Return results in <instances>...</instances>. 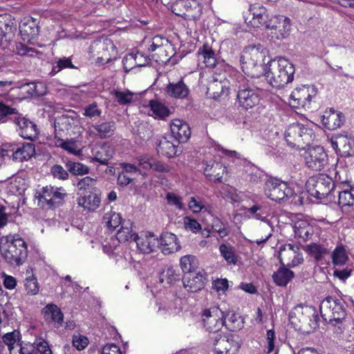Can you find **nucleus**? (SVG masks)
<instances>
[{
    "mask_svg": "<svg viewBox=\"0 0 354 354\" xmlns=\"http://www.w3.org/2000/svg\"><path fill=\"white\" fill-rule=\"evenodd\" d=\"M226 167L221 162L214 160H209L205 163L204 174L209 179L221 182L223 174Z\"/></svg>",
    "mask_w": 354,
    "mask_h": 354,
    "instance_id": "29",
    "label": "nucleus"
},
{
    "mask_svg": "<svg viewBox=\"0 0 354 354\" xmlns=\"http://www.w3.org/2000/svg\"><path fill=\"white\" fill-rule=\"evenodd\" d=\"M88 344V338L82 335H74L73 336V346L78 351L84 349Z\"/></svg>",
    "mask_w": 354,
    "mask_h": 354,
    "instance_id": "63",
    "label": "nucleus"
},
{
    "mask_svg": "<svg viewBox=\"0 0 354 354\" xmlns=\"http://www.w3.org/2000/svg\"><path fill=\"white\" fill-rule=\"evenodd\" d=\"M66 194L62 193L57 188L46 187L43 188L41 198L50 207H55L62 203Z\"/></svg>",
    "mask_w": 354,
    "mask_h": 354,
    "instance_id": "27",
    "label": "nucleus"
},
{
    "mask_svg": "<svg viewBox=\"0 0 354 354\" xmlns=\"http://www.w3.org/2000/svg\"><path fill=\"white\" fill-rule=\"evenodd\" d=\"M71 126L70 118L66 115H62L57 118L55 122V139L56 141L59 138H62V132L64 131V129H68Z\"/></svg>",
    "mask_w": 354,
    "mask_h": 354,
    "instance_id": "51",
    "label": "nucleus"
},
{
    "mask_svg": "<svg viewBox=\"0 0 354 354\" xmlns=\"http://www.w3.org/2000/svg\"><path fill=\"white\" fill-rule=\"evenodd\" d=\"M265 194L271 200L280 202L294 196L295 192L286 181L270 177L265 184Z\"/></svg>",
    "mask_w": 354,
    "mask_h": 354,
    "instance_id": "9",
    "label": "nucleus"
},
{
    "mask_svg": "<svg viewBox=\"0 0 354 354\" xmlns=\"http://www.w3.org/2000/svg\"><path fill=\"white\" fill-rule=\"evenodd\" d=\"M165 91L167 95L177 99L186 98L189 93L188 86L182 79L177 82H169L167 85Z\"/></svg>",
    "mask_w": 354,
    "mask_h": 354,
    "instance_id": "26",
    "label": "nucleus"
},
{
    "mask_svg": "<svg viewBox=\"0 0 354 354\" xmlns=\"http://www.w3.org/2000/svg\"><path fill=\"white\" fill-rule=\"evenodd\" d=\"M261 45L249 46L245 48L240 57L243 71L248 76H258L262 68L265 54Z\"/></svg>",
    "mask_w": 354,
    "mask_h": 354,
    "instance_id": "5",
    "label": "nucleus"
},
{
    "mask_svg": "<svg viewBox=\"0 0 354 354\" xmlns=\"http://www.w3.org/2000/svg\"><path fill=\"white\" fill-rule=\"evenodd\" d=\"M180 265L183 272L186 274L191 272H196L198 261L193 255H185L180 258Z\"/></svg>",
    "mask_w": 354,
    "mask_h": 354,
    "instance_id": "46",
    "label": "nucleus"
},
{
    "mask_svg": "<svg viewBox=\"0 0 354 354\" xmlns=\"http://www.w3.org/2000/svg\"><path fill=\"white\" fill-rule=\"evenodd\" d=\"M330 114L324 118V123L330 130H334L339 128L345 122L344 115L342 112H336L330 109Z\"/></svg>",
    "mask_w": 354,
    "mask_h": 354,
    "instance_id": "37",
    "label": "nucleus"
},
{
    "mask_svg": "<svg viewBox=\"0 0 354 354\" xmlns=\"http://www.w3.org/2000/svg\"><path fill=\"white\" fill-rule=\"evenodd\" d=\"M134 242H136L138 249L142 253H150L154 250L158 240L153 238V235L149 234V236L141 237L138 236H134Z\"/></svg>",
    "mask_w": 354,
    "mask_h": 354,
    "instance_id": "35",
    "label": "nucleus"
},
{
    "mask_svg": "<svg viewBox=\"0 0 354 354\" xmlns=\"http://www.w3.org/2000/svg\"><path fill=\"white\" fill-rule=\"evenodd\" d=\"M223 316V311L218 307L204 310L202 314L203 326L209 333L218 332L225 324Z\"/></svg>",
    "mask_w": 354,
    "mask_h": 354,
    "instance_id": "13",
    "label": "nucleus"
},
{
    "mask_svg": "<svg viewBox=\"0 0 354 354\" xmlns=\"http://www.w3.org/2000/svg\"><path fill=\"white\" fill-rule=\"evenodd\" d=\"M207 281L206 273L204 270L191 272L184 274L183 282L184 287L191 292H196L205 287Z\"/></svg>",
    "mask_w": 354,
    "mask_h": 354,
    "instance_id": "20",
    "label": "nucleus"
},
{
    "mask_svg": "<svg viewBox=\"0 0 354 354\" xmlns=\"http://www.w3.org/2000/svg\"><path fill=\"white\" fill-rule=\"evenodd\" d=\"M332 262L335 266H341L346 263L349 258L343 245L336 247L331 254Z\"/></svg>",
    "mask_w": 354,
    "mask_h": 354,
    "instance_id": "44",
    "label": "nucleus"
},
{
    "mask_svg": "<svg viewBox=\"0 0 354 354\" xmlns=\"http://www.w3.org/2000/svg\"><path fill=\"white\" fill-rule=\"evenodd\" d=\"M100 198L96 193L90 192L87 194L80 196L77 198V204L82 207L84 210L87 212H93L97 209L100 204Z\"/></svg>",
    "mask_w": 354,
    "mask_h": 354,
    "instance_id": "32",
    "label": "nucleus"
},
{
    "mask_svg": "<svg viewBox=\"0 0 354 354\" xmlns=\"http://www.w3.org/2000/svg\"><path fill=\"white\" fill-rule=\"evenodd\" d=\"M29 270L26 271L28 274L24 280V287L28 295H36L39 291V285L36 277Z\"/></svg>",
    "mask_w": 354,
    "mask_h": 354,
    "instance_id": "43",
    "label": "nucleus"
},
{
    "mask_svg": "<svg viewBox=\"0 0 354 354\" xmlns=\"http://www.w3.org/2000/svg\"><path fill=\"white\" fill-rule=\"evenodd\" d=\"M289 316L291 323L303 333H310L319 326L317 310L310 306H297Z\"/></svg>",
    "mask_w": 354,
    "mask_h": 354,
    "instance_id": "3",
    "label": "nucleus"
},
{
    "mask_svg": "<svg viewBox=\"0 0 354 354\" xmlns=\"http://www.w3.org/2000/svg\"><path fill=\"white\" fill-rule=\"evenodd\" d=\"M103 222L107 227L111 230H115L122 223L120 214L112 210L105 213L103 216Z\"/></svg>",
    "mask_w": 354,
    "mask_h": 354,
    "instance_id": "49",
    "label": "nucleus"
},
{
    "mask_svg": "<svg viewBox=\"0 0 354 354\" xmlns=\"http://www.w3.org/2000/svg\"><path fill=\"white\" fill-rule=\"evenodd\" d=\"M169 47L168 44H162L159 48L158 51L152 55V59H155L156 62H167L170 57L171 55L167 53V48Z\"/></svg>",
    "mask_w": 354,
    "mask_h": 354,
    "instance_id": "58",
    "label": "nucleus"
},
{
    "mask_svg": "<svg viewBox=\"0 0 354 354\" xmlns=\"http://www.w3.org/2000/svg\"><path fill=\"white\" fill-rule=\"evenodd\" d=\"M310 194L317 198H324L330 196L335 197V184L328 176L319 174L308 180Z\"/></svg>",
    "mask_w": 354,
    "mask_h": 354,
    "instance_id": "8",
    "label": "nucleus"
},
{
    "mask_svg": "<svg viewBox=\"0 0 354 354\" xmlns=\"http://www.w3.org/2000/svg\"><path fill=\"white\" fill-rule=\"evenodd\" d=\"M223 320H225L224 326L230 330L234 331L243 327V322L241 317L232 311H223Z\"/></svg>",
    "mask_w": 354,
    "mask_h": 354,
    "instance_id": "41",
    "label": "nucleus"
},
{
    "mask_svg": "<svg viewBox=\"0 0 354 354\" xmlns=\"http://www.w3.org/2000/svg\"><path fill=\"white\" fill-rule=\"evenodd\" d=\"M30 348H35V351H37V353L52 354V351L48 343L42 338L36 339Z\"/></svg>",
    "mask_w": 354,
    "mask_h": 354,
    "instance_id": "60",
    "label": "nucleus"
},
{
    "mask_svg": "<svg viewBox=\"0 0 354 354\" xmlns=\"http://www.w3.org/2000/svg\"><path fill=\"white\" fill-rule=\"evenodd\" d=\"M179 143L174 142L167 138L162 137L157 143L156 150L159 154L167 158H173L177 155L178 147Z\"/></svg>",
    "mask_w": 354,
    "mask_h": 354,
    "instance_id": "28",
    "label": "nucleus"
},
{
    "mask_svg": "<svg viewBox=\"0 0 354 354\" xmlns=\"http://www.w3.org/2000/svg\"><path fill=\"white\" fill-rule=\"evenodd\" d=\"M238 337L234 335L215 336L213 346L216 354H235L240 344L237 340Z\"/></svg>",
    "mask_w": 354,
    "mask_h": 354,
    "instance_id": "15",
    "label": "nucleus"
},
{
    "mask_svg": "<svg viewBox=\"0 0 354 354\" xmlns=\"http://www.w3.org/2000/svg\"><path fill=\"white\" fill-rule=\"evenodd\" d=\"M45 320L50 324H57V326L62 325L63 322L64 315L61 309L54 304L46 305L42 309Z\"/></svg>",
    "mask_w": 354,
    "mask_h": 354,
    "instance_id": "30",
    "label": "nucleus"
},
{
    "mask_svg": "<svg viewBox=\"0 0 354 354\" xmlns=\"http://www.w3.org/2000/svg\"><path fill=\"white\" fill-rule=\"evenodd\" d=\"M249 15H252V18L250 19V16L245 18V22L250 26L257 28L265 26L268 24V16L265 7L260 5L259 3H254L250 6Z\"/></svg>",
    "mask_w": 354,
    "mask_h": 354,
    "instance_id": "19",
    "label": "nucleus"
},
{
    "mask_svg": "<svg viewBox=\"0 0 354 354\" xmlns=\"http://www.w3.org/2000/svg\"><path fill=\"white\" fill-rule=\"evenodd\" d=\"M171 139L176 140L177 143L186 142L191 136L189 124L180 120H172L170 123Z\"/></svg>",
    "mask_w": 354,
    "mask_h": 354,
    "instance_id": "21",
    "label": "nucleus"
},
{
    "mask_svg": "<svg viewBox=\"0 0 354 354\" xmlns=\"http://www.w3.org/2000/svg\"><path fill=\"white\" fill-rule=\"evenodd\" d=\"M295 72V67L288 59L279 57L268 62L265 76L270 85L280 88L293 81Z\"/></svg>",
    "mask_w": 354,
    "mask_h": 354,
    "instance_id": "2",
    "label": "nucleus"
},
{
    "mask_svg": "<svg viewBox=\"0 0 354 354\" xmlns=\"http://www.w3.org/2000/svg\"><path fill=\"white\" fill-rule=\"evenodd\" d=\"M212 229L216 232L219 236L223 238L229 234V230L227 229V224L224 223L220 218H214L212 223Z\"/></svg>",
    "mask_w": 354,
    "mask_h": 354,
    "instance_id": "57",
    "label": "nucleus"
},
{
    "mask_svg": "<svg viewBox=\"0 0 354 354\" xmlns=\"http://www.w3.org/2000/svg\"><path fill=\"white\" fill-rule=\"evenodd\" d=\"M338 205L342 207L354 205V194L348 190L338 191Z\"/></svg>",
    "mask_w": 354,
    "mask_h": 354,
    "instance_id": "53",
    "label": "nucleus"
},
{
    "mask_svg": "<svg viewBox=\"0 0 354 354\" xmlns=\"http://www.w3.org/2000/svg\"><path fill=\"white\" fill-rule=\"evenodd\" d=\"M96 182V179L86 176L77 182V187L79 191L86 192L87 194H89L90 192H93L92 190L95 188Z\"/></svg>",
    "mask_w": 354,
    "mask_h": 354,
    "instance_id": "54",
    "label": "nucleus"
},
{
    "mask_svg": "<svg viewBox=\"0 0 354 354\" xmlns=\"http://www.w3.org/2000/svg\"><path fill=\"white\" fill-rule=\"evenodd\" d=\"M0 254L7 263L19 266L27 259V243L19 234L3 236L0 239Z\"/></svg>",
    "mask_w": 354,
    "mask_h": 354,
    "instance_id": "1",
    "label": "nucleus"
},
{
    "mask_svg": "<svg viewBox=\"0 0 354 354\" xmlns=\"http://www.w3.org/2000/svg\"><path fill=\"white\" fill-rule=\"evenodd\" d=\"M113 95L120 104H129L133 100V93L127 91H115Z\"/></svg>",
    "mask_w": 354,
    "mask_h": 354,
    "instance_id": "61",
    "label": "nucleus"
},
{
    "mask_svg": "<svg viewBox=\"0 0 354 354\" xmlns=\"http://www.w3.org/2000/svg\"><path fill=\"white\" fill-rule=\"evenodd\" d=\"M332 147L342 156L349 157L354 155V138L348 133H338L330 139Z\"/></svg>",
    "mask_w": 354,
    "mask_h": 354,
    "instance_id": "16",
    "label": "nucleus"
},
{
    "mask_svg": "<svg viewBox=\"0 0 354 354\" xmlns=\"http://www.w3.org/2000/svg\"><path fill=\"white\" fill-rule=\"evenodd\" d=\"M279 259L283 266L295 267L304 261V258L298 245L286 243L279 248Z\"/></svg>",
    "mask_w": 354,
    "mask_h": 354,
    "instance_id": "11",
    "label": "nucleus"
},
{
    "mask_svg": "<svg viewBox=\"0 0 354 354\" xmlns=\"http://www.w3.org/2000/svg\"><path fill=\"white\" fill-rule=\"evenodd\" d=\"M114 154L113 147L107 144H97L92 149L93 160L108 165Z\"/></svg>",
    "mask_w": 354,
    "mask_h": 354,
    "instance_id": "22",
    "label": "nucleus"
},
{
    "mask_svg": "<svg viewBox=\"0 0 354 354\" xmlns=\"http://www.w3.org/2000/svg\"><path fill=\"white\" fill-rule=\"evenodd\" d=\"M178 279V274L172 267L165 268L160 274V282H166L169 284L174 283Z\"/></svg>",
    "mask_w": 354,
    "mask_h": 354,
    "instance_id": "55",
    "label": "nucleus"
},
{
    "mask_svg": "<svg viewBox=\"0 0 354 354\" xmlns=\"http://www.w3.org/2000/svg\"><path fill=\"white\" fill-rule=\"evenodd\" d=\"M229 82L226 78L221 77H213L207 86V94L209 97L220 100L227 97L229 94Z\"/></svg>",
    "mask_w": 354,
    "mask_h": 354,
    "instance_id": "18",
    "label": "nucleus"
},
{
    "mask_svg": "<svg viewBox=\"0 0 354 354\" xmlns=\"http://www.w3.org/2000/svg\"><path fill=\"white\" fill-rule=\"evenodd\" d=\"M306 166L314 171H321L328 162V156L324 149L316 146L308 149L304 155Z\"/></svg>",
    "mask_w": 354,
    "mask_h": 354,
    "instance_id": "14",
    "label": "nucleus"
},
{
    "mask_svg": "<svg viewBox=\"0 0 354 354\" xmlns=\"http://www.w3.org/2000/svg\"><path fill=\"white\" fill-rule=\"evenodd\" d=\"M294 277L295 273L293 271L283 265L272 274V279L274 283L281 287L286 286Z\"/></svg>",
    "mask_w": 354,
    "mask_h": 354,
    "instance_id": "34",
    "label": "nucleus"
},
{
    "mask_svg": "<svg viewBox=\"0 0 354 354\" xmlns=\"http://www.w3.org/2000/svg\"><path fill=\"white\" fill-rule=\"evenodd\" d=\"M290 26L289 18L279 15L272 17L268 21L266 28L270 30L268 34L272 39H282L289 35Z\"/></svg>",
    "mask_w": 354,
    "mask_h": 354,
    "instance_id": "12",
    "label": "nucleus"
},
{
    "mask_svg": "<svg viewBox=\"0 0 354 354\" xmlns=\"http://www.w3.org/2000/svg\"><path fill=\"white\" fill-rule=\"evenodd\" d=\"M66 68H74V66L72 64L71 59L69 57H63L59 59L57 62V64L53 66L51 73H57L59 72L61 70Z\"/></svg>",
    "mask_w": 354,
    "mask_h": 354,
    "instance_id": "64",
    "label": "nucleus"
},
{
    "mask_svg": "<svg viewBox=\"0 0 354 354\" xmlns=\"http://www.w3.org/2000/svg\"><path fill=\"white\" fill-rule=\"evenodd\" d=\"M304 250L313 257L316 261L322 260L325 256L330 253L329 250L324 245L316 243H312L304 246Z\"/></svg>",
    "mask_w": 354,
    "mask_h": 354,
    "instance_id": "39",
    "label": "nucleus"
},
{
    "mask_svg": "<svg viewBox=\"0 0 354 354\" xmlns=\"http://www.w3.org/2000/svg\"><path fill=\"white\" fill-rule=\"evenodd\" d=\"M83 115L89 118H96L100 117L102 110L99 108L96 102H93L84 107Z\"/></svg>",
    "mask_w": 354,
    "mask_h": 354,
    "instance_id": "56",
    "label": "nucleus"
},
{
    "mask_svg": "<svg viewBox=\"0 0 354 354\" xmlns=\"http://www.w3.org/2000/svg\"><path fill=\"white\" fill-rule=\"evenodd\" d=\"M50 174L55 178L65 180L69 177L68 171L59 165H55L50 169Z\"/></svg>",
    "mask_w": 354,
    "mask_h": 354,
    "instance_id": "62",
    "label": "nucleus"
},
{
    "mask_svg": "<svg viewBox=\"0 0 354 354\" xmlns=\"http://www.w3.org/2000/svg\"><path fill=\"white\" fill-rule=\"evenodd\" d=\"M235 77L232 86L237 93L239 106L248 110L257 105L260 102V97L252 88V85L241 74L235 75Z\"/></svg>",
    "mask_w": 354,
    "mask_h": 354,
    "instance_id": "4",
    "label": "nucleus"
},
{
    "mask_svg": "<svg viewBox=\"0 0 354 354\" xmlns=\"http://www.w3.org/2000/svg\"><path fill=\"white\" fill-rule=\"evenodd\" d=\"M19 31L24 40L31 42L39 35V28L36 20L24 19L19 24Z\"/></svg>",
    "mask_w": 354,
    "mask_h": 354,
    "instance_id": "24",
    "label": "nucleus"
},
{
    "mask_svg": "<svg viewBox=\"0 0 354 354\" xmlns=\"http://www.w3.org/2000/svg\"><path fill=\"white\" fill-rule=\"evenodd\" d=\"M149 106L153 113L160 119L165 120L171 114L169 109L160 101L150 100Z\"/></svg>",
    "mask_w": 354,
    "mask_h": 354,
    "instance_id": "45",
    "label": "nucleus"
},
{
    "mask_svg": "<svg viewBox=\"0 0 354 354\" xmlns=\"http://www.w3.org/2000/svg\"><path fill=\"white\" fill-rule=\"evenodd\" d=\"M93 127L96 131V135L100 138H106L114 134L115 122L114 121L105 122L101 124H96Z\"/></svg>",
    "mask_w": 354,
    "mask_h": 354,
    "instance_id": "42",
    "label": "nucleus"
},
{
    "mask_svg": "<svg viewBox=\"0 0 354 354\" xmlns=\"http://www.w3.org/2000/svg\"><path fill=\"white\" fill-rule=\"evenodd\" d=\"M219 252L228 264L235 265L237 263V256L234 248L230 243H222L219 246Z\"/></svg>",
    "mask_w": 354,
    "mask_h": 354,
    "instance_id": "48",
    "label": "nucleus"
},
{
    "mask_svg": "<svg viewBox=\"0 0 354 354\" xmlns=\"http://www.w3.org/2000/svg\"><path fill=\"white\" fill-rule=\"evenodd\" d=\"M55 145L73 154H77L80 151L74 139L65 140L63 138H59L57 141H55Z\"/></svg>",
    "mask_w": 354,
    "mask_h": 354,
    "instance_id": "52",
    "label": "nucleus"
},
{
    "mask_svg": "<svg viewBox=\"0 0 354 354\" xmlns=\"http://www.w3.org/2000/svg\"><path fill=\"white\" fill-rule=\"evenodd\" d=\"M90 52L99 64L109 63L115 58L117 54L115 45L108 38L94 41L90 47Z\"/></svg>",
    "mask_w": 354,
    "mask_h": 354,
    "instance_id": "10",
    "label": "nucleus"
},
{
    "mask_svg": "<svg viewBox=\"0 0 354 354\" xmlns=\"http://www.w3.org/2000/svg\"><path fill=\"white\" fill-rule=\"evenodd\" d=\"M198 60L203 61L207 67L214 68L217 64L214 50L208 44H204L198 50Z\"/></svg>",
    "mask_w": 354,
    "mask_h": 354,
    "instance_id": "33",
    "label": "nucleus"
},
{
    "mask_svg": "<svg viewBox=\"0 0 354 354\" xmlns=\"http://www.w3.org/2000/svg\"><path fill=\"white\" fill-rule=\"evenodd\" d=\"M293 230L295 236L303 241L310 240L315 233L313 226L306 220H299L295 222Z\"/></svg>",
    "mask_w": 354,
    "mask_h": 354,
    "instance_id": "25",
    "label": "nucleus"
},
{
    "mask_svg": "<svg viewBox=\"0 0 354 354\" xmlns=\"http://www.w3.org/2000/svg\"><path fill=\"white\" fill-rule=\"evenodd\" d=\"M346 302L342 299L331 296L324 299L320 305V313L322 317L333 325L342 322L346 317Z\"/></svg>",
    "mask_w": 354,
    "mask_h": 354,
    "instance_id": "6",
    "label": "nucleus"
},
{
    "mask_svg": "<svg viewBox=\"0 0 354 354\" xmlns=\"http://www.w3.org/2000/svg\"><path fill=\"white\" fill-rule=\"evenodd\" d=\"M65 166L72 175L73 176H82L89 173L90 168L80 162H75L73 160H67Z\"/></svg>",
    "mask_w": 354,
    "mask_h": 354,
    "instance_id": "47",
    "label": "nucleus"
},
{
    "mask_svg": "<svg viewBox=\"0 0 354 354\" xmlns=\"http://www.w3.org/2000/svg\"><path fill=\"white\" fill-rule=\"evenodd\" d=\"M12 156L14 160L23 162L29 160L35 153V145L32 143L24 144L16 150L12 149Z\"/></svg>",
    "mask_w": 354,
    "mask_h": 354,
    "instance_id": "36",
    "label": "nucleus"
},
{
    "mask_svg": "<svg viewBox=\"0 0 354 354\" xmlns=\"http://www.w3.org/2000/svg\"><path fill=\"white\" fill-rule=\"evenodd\" d=\"M13 36L12 32H6L0 26V48L3 50H11L10 46L11 45Z\"/></svg>",
    "mask_w": 354,
    "mask_h": 354,
    "instance_id": "59",
    "label": "nucleus"
},
{
    "mask_svg": "<svg viewBox=\"0 0 354 354\" xmlns=\"http://www.w3.org/2000/svg\"><path fill=\"white\" fill-rule=\"evenodd\" d=\"M160 249L163 254H169L173 252H177L180 248L177 236L171 232H164L158 240Z\"/></svg>",
    "mask_w": 354,
    "mask_h": 354,
    "instance_id": "23",
    "label": "nucleus"
},
{
    "mask_svg": "<svg viewBox=\"0 0 354 354\" xmlns=\"http://www.w3.org/2000/svg\"><path fill=\"white\" fill-rule=\"evenodd\" d=\"M190 2V0H178L176 1L172 5L173 12L175 15L183 18L193 17V15H190L189 14L186 13L189 6Z\"/></svg>",
    "mask_w": 354,
    "mask_h": 354,
    "instance_id": "50",
    "label": "nucleus"
},
{
    "mask_svg": "<svg viewBox=\"0 0 354 354\" xmlns=\"http://www.w3.org/2000/svg\"><path fill=\"white\" fill-rule=\"evenodd\" d=\"M151 62V58L149 56L145 55L143 53L137 52L135 54H129L125 58L123 59L124 65L126 66L127 63H130V64H133V66H131L130 69L134 66H145L148 65ZM127 68V66H124Z\"/></svg>",
    "mask_w": 354,
    "mask_h": 354,
    "instance_id": "40",
    "label": "nucleus"
},
{
    "mask_svg": "<svg viewBox=\"0 0 354 354\" xmlns=\"http://www.w3.org/2000/svg\"><path fill=\"white\" fill-rule=\"evenodd\" d=\"M315 95L316 91L313 86L297 88L290 94V104L295 108H305L310 104L312 97Z\"/></svg>",
    "mask_w": 354,
    "mask_h": 354,
    "instance_id": "17",
    "label": "nucleus"
},
{
    "mask_svg": "<svg viewBox=\"0 0 354 354\" xmlns=\"http://www.w3.org/2000/svg\"><path fill=\"white\" fill-rule=\"evenodd\" d=\"M315 137L314 131L301 123H293L288 126L285 132V139L292 147L304 148L309 145Z\"/></svg>",
    "mask_w": 354,
    "mask_h": 354,
    "instance_id": "7",
    "label": "nucleus"
},
{
    "mask_svg": "<svg viewBox=\"0 0 354 354\" xmlns=\"http://www.w3.org/2000/svg\"><path fill=\"white\" fill-rule=\"evenodd\" d=\"M133 224L128 220L124 221L121 225L120 229L117 232L116 239L120 243H125L129 241H134V236L138 234L132 229Z\"/></svg>",
    "mask_w": 354,
    "mask_h": 354,
    "instance_id": "38",
    "label": "nucleus"
},
{
    "mask_svg": "<svg viewBox=\"0 0 354 354\" xmlns=\"http://www.w3.org/2000/svg\"><path fill=\"white\" fill-rule=\"evenodd\" d=\"M15 123L21 129L20 134L23 138L33 140L37 137V126L32 122L24 118H19L15 120Z\"/></svg>",
    "mask_w": 354,
    "mask_h": 354,
    "instance_id": "31",
    "label": "nucleus"
}]
</instances>
